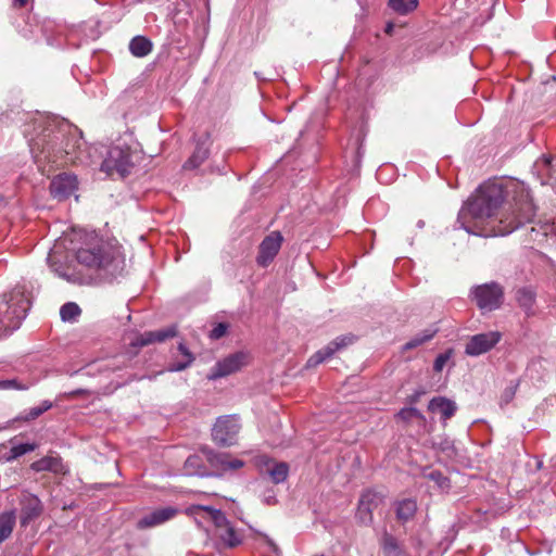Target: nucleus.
Masks as SVG:
<instances>
[{
    "mask_svg": "<svg viewBox=\"0 0 556 556\" xmlns=\"http://www.w3.org/2000/svg\"><path fill=\"white\" fill-rule=\"evenodd\" d=\"M257 465H263L266 468L275 483H281L288 477L289 466L287 463H274L270 458L263 455L257 457Z\"/></svg>",
    "mask_w": 556,
    "mask_h": 556,
    "instance_id": "18",
    "label": "nucleus"
},
{
    "mask_svg": "<svg viewBox=\"0 0 556 556\" xmlns=\"http://www.w3.org/2000/svg\"><path fill=\"white\" fill-rule=\"evenodd\" d=\"M553 162L554 157L552 155H542L534 163V168L542 175H546L548 177L553 176Z\"/></svg>",
    "mask_w": 556,
    "mask_h": 556,
    "instance_id": "30",
    "label": "nucleus"
},
{
    "mask_svg": "<svg viewBox=\"0 0 556 556\" xmlns=\"http://www.w3.org/2000/svg\"><path fill=\"white\" fill-rule=\"evenodd\" d=\"M431 413L440 414L446 420L451 418L456 412V405L453 401L442 396L433 397L428 405Z\"/></svg>",
    "mask_w": 556,
    "mask_h": 556,
    "instance_id": "21",
    "label": "nucleus"
},
{
    "mask_svg": "<svg viewBox=\"0 0 556 556\" xmlns=\"http://www.w3.org/2000/svg\"><path fill=\"white\" fill-rule=\"evenodd\" d=\"M372 511L374 510L366 505L364 506L358 503L356 518L362 525L369 526L374 520Z\"/></svg>",
    "mask_w": 556,
    "mask_h": 556,
    "instance_id": "36",
    "label": "nucleus"
},
{
    "mask_svg": "<svg viewBox=\"0 0 556 556\" xmlns=\"http://www.w3.org/2000/svg\"><path fill=\"white\" fill-rule=\"evenodd\" d=\"M433 445L435 448L443 454H445L447 457H454L456 455V448L454 445V441L450 438L442 437L439 438V441L434 442Z\"/></svg>",
    "mask_w": 556,
    "mask_h": 556,
    "instance_id": "32",
    "label": "nucleus"
},
{
    "mask_svg": "<svg viewBox=\"0 0 556 556\" xmlns=\"http://www.w3.org/2000/svg\"><path fill=\"white\" fill-rule=\"evenodd\" d=\"M195 520V522L198 523L199 527H202V520H208L211 521L210 517L207 514H203V515H199L197 518L194 516H192Z\"/></svg>",
    "mask_w": 556,
    "mask_h": 556,
    "instance_id": "43",
    "label": "nucleus"
},
{
    "mask_svg": "<svg viewBox=\"0 0 556 556\" xmlns=\"http://www.w3.org/2000/svg\"><path fill=\"white\" fill-rule=\"evenodd\" d=\"M206 141L198 142L195 150L193 151L192 155L187 160V162L184 165V168L186 169H194L199 167L208 156V147L206 144Z\"/></svg>",
    "mask_w": 556,
    "mask_h": 556,
    "instance_id": "26",
    "label": "nucleus"
},
{
    "mask_svg": "<svg viewBox=\"0 0 556 556\" xmlns=\"http://www.w3.org/2000/svg\"><path fill=\"white\" fill-rule=\"evenodd\" d=\"M417 511V503L412 498H405L396 503L395 514L401 522L410 520Z\"/></svg>",
    "mask_w": 556,
    "mask_h": 556,
    "instance_id": "23",
    "label": "nucleus"
},
{
    "mask_svg": "<svg viewBox=\"0 0 556 556\" xmlns=\"http://www.w3.org/2000/svg\"><path fill=\"white\" fill-rule=\"evenodd\" d=\"M28 0H14L13 3L17 8H23L27 4Z\"/></svg>",
    "mask_w": 556,
    "mask_h": 556,
    "instance_id": "46",
    "label": "nucleus"
},
{
    "mask_svg": "<svg viewBox=\"0 0 556 556\" xmlns=\"http://www.w3.org/2000/svg\"><path fill=\"white\" fill-rule=\"evenodd\" d=\"M80 313V307L74 302H67L60 308V316L63 321H75Z\"/></svg>",
    "mask_w": 556,
    "mask_h": 556,
    "instance_id": "28",
    "label": "nucleus"
},
{
    "mask_svg": "<svg viewBox=\"0 0 556 556\" xmlns=\"http://www.w3.org/2000/svg\"><path fill=\"white\" fill-rule=\"evenodd\" d=\"M382 502V497L376 493V492H372V491H365L361 497H359V501L358 503L362 504V505H366L367 507H369L370 509H375L379 506V504Z\"/></svg>",
    "mask_w": 556,
    "mask_h": 556,
    "instance_id": "33",
    "label": "nucleus"
},
{
    "mask_svg": "<svg viewBox=\"0 0 556 556\" xmlns=\"http://www.w3.org/2000/svg\"><path fill=\"white\" fill-rule=\"evenodd\" d=\"M315 556H324V555L321 554V555H315Z\"/></svg>",
    "mask_w": 556,
    "mask_h": 556,
    "instance_id": "51",
    "label": "nucleus"
},
{
    "mask_svg": "<svg viewBox=\"0 0 556 556\" xmlns=\"http://www.w3.org/2000/svg\"><path fill=\"white\" fill-rule=\"evenodd\" d=\"M83 390H76L75 392H73V394H78V393H81Z\"/></svg>",
    "mask_w": 556,
    "mask_h": 556,
    "instance_id": "50",
    "label": "nucleus"
},
{
    "mask_svg": "<svg viewBox=\"0 0 556 556\" xmlns=\"http://www.w3.org/2000/svg\"><path fill=\"white\" fill-rule=\"evenodd\" d=\"M421 394H422V392H421V391H416L414 394H412V395L408 397L409 403H410V404L416 403V402L419 400V397H420V395H421Z\"/></svg>",
    "mask_w": 556,
    "mask_h": 556,
    "instance_id": "44",
    "label": "nucleus"
},
{
    "mask_svg": "<svg viewBox=\"0 0 556 556\" xmlns=\"http://www.w3.org/2000/svg\"><path fill=\"white\" fill-rule=\"evenodd\" d=\"M452 354H453L452 350H447V351L439 354L434 359L433 370L437 372L442 371L444 366L446 365V363L451 359Z\"/></svg>",
    "mask_w": 556,
    "mask_h": 556,
    "instance_id": "38",
    "label": "nucleus"
},
{
    "mask_svg": "<svg viewBox=\"0 0 556 556\" xmlns=\"http://www.w3.org/2000/svg\"><path fill=\"white\" fill-rule=\"evenodd\" d=\"M433 336H434V332H425V333L417 334L413 339H410L408 342H406L405 345L403 346V349L405 351L413 350V349L424 344L425 342L431 340Z\"/></svg>",
    "mask_w": 556,
    "mask_h": 556,
    "instance_id": "35",
    "label": "nucleus"
},
{
    "mask_svg": "<svg viewBox=\"0 0 556 556\" xmlns=\"http://www.w3.org/2000/svg\"><path fill=\"white\" fill-rule=\"evenodd\" d=\"M535 298L536 293L532 287H522L516 291V301L527 314L532 312Z\"/></svg>",
    "mask_w": 556,
    "mask_h": 556,
    "instance_id": "24",
    "label": "nucleus"
},
{
    "mask_svg": "<svg viewBox=\"0 0 556 556\" xmlns=\"http://www.w3.org/2000/svg\"><path fill=\"white\" fill-rule=\"evenodd\" d=\"M10 307L11 306L7 302H0V323H4V319H2V314L9 313ZM8 334H10V333L7 331L4 326L2 324H0V339Z\"/></svg>",
    "mask_w": 556,
    "mask_h": 556,
    "instance_id": "41",
    "label": "nucleus"
},
{
    "mask_svg": "<svg viewBox=\"0 0 556 556\" xmlns=\"http://www.w3.org/2000/svg\"><path fill=\"white\" fill-rule=\"evenodd\" d=\"M177 513L178 509L170 506L155 509L140 518L137 521V528L143 530L160 526L173 519Z\"/></svg>",
    "mask_w": 556,
    "mask_h": 556,
    "instance_id": "16",
    "label": "nucleus"
},
{
    "mask_svg": "<svg viewBox=\"0 0 556 556\" xmlns=\"http://www.w3.org/2000/svg\"><path fill=\"white\" fill-rule=\"evenodd\" d=\"M241 430L239 416H224L216 420L212 438L218 445H231L237 441Z\"/></svg>",
    "mask_w": 556,
    "mask_h": 556,
    "instance_id": "9",
    "label": "nucleus"
},
{
    "mask_svg": "<svg viewBox=\"0 0 556 556\" xmlns=\"http://www.w3.org/2000/svg\"><path fill=\"white\" fill-rule=\"evenodd\" d=\"M263 540H264V541H265L269 546H271V547H274V548H275L274 543H273V542H271L267 536H263Z\"/></svg>",
    "mask_w": 556,
    "mask_h": 556,
    "instance_id": "48",
    "label": "nucleus"
},
{
    "mask_svg": "<svg viewBox=\"0 0 556 556\" xmlns=\"http://www.w3.org/2000/svg\"><path fill=\"white\" fill-rule=\"evenodd\" d=\"M177 350L179 356H175L174 362L167 368L168 371H181L189 367L194 361L192 353L186 348L184 343H179Z\"/></svg>",
    "mask_w": 556,
    "mask_h": 556,
    "instance_id": "22",
    "label": "nucleus"
},
{
    "mask_svg": "<svg viewBox=\"0 0 556 556\" xmlns=\"http://www.w3.org/2000/svg\"><path fill=\"white\" fill-rule=\"evenodd\" d=\"M177 334V327L170 326L166 329H160L155 331H148L138 336L135 341L131 342L132 346H146L153 342H164L169 338H174Z\"/></svg>",
    "mask_w": 556,
    "mask_h": 556,
    "instance_id": "17",
    "label": "nucleus"
},
{
    "mask_svg": "<svg viewBox=\"0 0 556 556\" xmlns=\"http://www.w3.org/2000/svg\"><path fill=\"white\" fill-rule=\"evenodd\" d=\"M62 258L59 247H54L47 262L56 276L71 283L91 285L111 279L119 269L114 248L96 235H87L86 241L76 251L77 263L86 269L85 274L71 269Z\"/></svg>",
    "mask_w": 556,
    "mask_h": 556,
    "instance_id": "2",
    "label": "nucleus"
},
{
    "mask_svg": "<svg viewBox=\"0 0 556 556\" xmlns=\"http://www.w3.org/2000/svg\"><path fill=\"white\" fill-rule=\"evenodd\" d=\"M282 240L283 238L279 231H273L263 239L256 257L260 266L266 267L274 261L281 248Z\"/></svg>",
    "mask_w": 556,
    "mask_h": 556,
    "instance_id": "12",
    "label": "nucleus"
},
{
    "mask_svg": "<svg viewBox=\"0 0 556 556\" xmlns=\"http://www.w3.org/2000/svg\"><path fill=\"white\" fill-rule=\"evenodd\" d=\"M380 547L383 556H410L399 540L387 531L381 535Z\"/></svg>",
    "mask_w": 556,
    "mask_h": 556,
    "instance_id": "20",
    "label": "nucleus"
},
{
    "mask_svg": "<svg viewBox=\"0 0 556 556\" xmlns=\"http://www.w3.org/2000/svg\"><path fill=\"white\" fill-rule=\"evenodd\" d=\"M396 417L403 421H410L414 418H424L421 413L416 407L413 406L402 408L396 414Z\"/></svg>",
    "mask_w": 556,
    "mask_h": 556,
    "instance_id": "37",
    "label": "nucleus"
},
{
    "mask_svg": "<svg viewBox=\"0 0 556 556\" xmlns=\"http://www.w3.org/2000/svg\"><path fill=\"white\" fill-rule=\"evenodd\" d=\"M64 137V132L61 129L54 130L46 128L42 135L31 138L29 140V149L33 154L35 162L39 167L50 163H58L59 159L64 154H75L74 160L83 161L80 156L81 146L84 144L74 137L67 139L65 144L56 148L58 141Z\"/></svg>",
    "mask_w": 556,
    "mask_h": 556,
    "instance_id": "3",
    "label": "nucleus"
},
{
    "mask_svg": "<svg viewBox=\"0 0 556 556\" xmlns=\"http://www.w3.org/2000/svg\"><path fill=\"white\" fill-rule=\"evenodd\" d=\"M0 302H7L11 306L9 313L2 314L4 323L1 324L9 333H12L20 328L22 320L26 317L30 301L23 291L14 289L10 293L3 294Z\"/></svg>",
    "mask_w": 556,
    "mask_h": 556,
    "instance_id": "7",
    "label": "nucleus"
},
{
    "mask_svg": "<svg viewBox=\"0 0 556 556\" xmlns=\"http://www.w3.org/2000/svg\"><path fill=\"white\" fill-rule=\"evenodd\" d=\"M427 477L433 481L441 491H447L451 488V481L440 470L430 471Z\"/></svg>",
    "mask_w": 556,
    "mask_h": 556,
    "instance_id": "34",
    "label": "nucleus"
},
{
    "mask_svg": "<svg viewBox=\"0 0 556 556\" xmlns=\"http://www.w3.org/2000/svg\"><path fill=\"white\" fill-rule=\"evenodd\" d=\"M186 513L187 515L194 516L195 518L199 515L207 514L211 521L217 528L218 536L225 545L233 547L241 543L240 535L227 520L224 513H222L219 509L203 505H191L186 509Z\"/></svg>",
    "mask_w": 556,
    "mask_h": 556,
    "instance_id": "5",
    "label": "nucleus"
},
{
    "mask_svg": "<svg viewBox=\"0 0 556 556\" xmlns=\"http://www.w3.org/2000/svg\"><path fill=\"white\" fill-rule=\"evenodd\" d=\"M392 29H393V24L389 23V24L387 25V27H386V33H387V34H391Z\"/></svg>",
    "mask_w": 556,
    "mask_h": 556,
    "instance_id": "47",
    "label": "nucleus"
},
{
    "mask_svg": "<svg viewBox=\"0 0 556 556\" xmlns=\"http://www.w3.org/2000/svg\"><path fill=\"white\" fill-rule=\"evenodd\" d=\"M51 407L52 403L46 400L39 406L31 407L30 409L25 412L21 419L25 421L34 420L38 418L40 415H42L45 412L49 410Z\"/></svg>",
    "mask_w": 556,
    "mask_h": 556,
    "instance_id": "31",
    "label": "nucleus"
},
{
    "mask_svg": "<svg viewBox=\"0 0 556 556\" xmlns=\"http://www.w3.org/2000/svg\"><path fill=\"white\" fill-rule=\"evenodd\" d=\"M210 463L213 467L223 471L236 470L243 466L240 459H233L227 453H215L212 450L204 448L202 454L190 455L184 465L186 475L189 476H205L207 469L205 463Z\"/></svg>",
    "mask_w": 556,
    "mask_h": 556,
    "instance_id": "4",
    "label": "nucleus"
},
{
    "mask_svg": "<svg viewBox=\"0 0 556 556\" xmlns=\"http://www.w3.org/2000/svg\"><path fill=\"white\" fill-rule=\"evenodd\" d=\"M34 471H51L53 473H65L66 468L59 456H45L30 465Z\"/></svg>",
    "mask_w": 556,
    "mask_h": 556,
    "instance_id": "19",
    "label": "nucleus"
},
{
    "mask_svg": "<svg viewBox=\"0 0 556 556\" xmlns=\"http://www.w3.org/2000/svg\"><path fill=\"white\" fill-rule=\"evenodd\" d=\"M353 342L352 336H342L328 343L307 359V367H314L330 358L337 351Z\"/></svg>",
    "mask_w": 556,
    "mask_h": 556,
    "instance_id": "14",
    "label": "nucleus"
},
{
    "mask_svg": "<svg viewBox=\"0 0 556 556\" xmlns=\"http://www.w3.org/2000/svg\"><path fill=\"white\" fill-rule=\"evenodd\" d=\"M129 51L136 58H144L152 51V42L144 36H136L129 42Z\"/></svg>",
    "mask_w": 556,
    "mask_h": 556,
    "instance_id": "25",
    "label": "nucleus"
},
{
    "mask_svg": "<svg viewBox=\"0 0 556 556\" xmlns=\"http://www.w3.org/2000/svg\"><path fill=\"white\" fill-rule=\"evenodd\" d=\"M20 522L22 527H27L31 521L37 519L43 511V505L38 496L23 492L20 497Z\"/></svg>",
    "mask_w": 556,
    "mask_h": 556,
    "instance_id": "11",
    "label": "nucleus"
},
{
    "mask_svg": "<svg viewBox=\"0 0 556 556\" xmlns=\"http://www.w3.org/2000/svg\"><path fill=\"white\" fill-rule=\"evenodd\" d=\"M502 339L500 331H488L469 338L465 353L469 356H479L492 350Z\"/></svg>",
    "mask_w": 556,
    "mask_h": 556,
    "instance_id": "10",
    "label": "nucleus"
},
{
    "mask_svg": "<svg viewBox=\"0 0 556 556\" xmlns=\"http://www.w3.org/2000/svg\"><path fill=\"white\" fill-rule=\"evenodd\" d=\"M0 389H18V390H25L26 387L21 386L16 380H1L0 381Z\"/></svg>",
    "mask_w": 556,
    "mask_h": 556,
    "instance_id": "42",
    "label": "nucleus"
},
{
    "mask_svg": "<svg viewBox=\"0 0 556 556\" xmlns=\"http://www.w3.org/2000/svg\"><path fill=\"white\" fill-rule=\"evenodd\" d=\"M16 515L14 510L0 514V544L10 538L14 529Z\"/></svg>",
    "mask_w": 556,
    "mask_h": 556,
    "instance_id": "27",
    "label": "nucleus"
},
{
    "mask_svg": "<svg viewBox=\"0 0 556 556\" xmlns=\"http://www.w3.org/2000/svg\"><path fill=\"white\" fill-rule=\"evenodd\" d=\"M389 5L399 14H407L418 5L417 0H389Z\"/></svg>",
    "mask_w": 556,
    "mask_h": 556,
    "instance_id": "29",
    "label": "nucleus"
},
{
    "mask_svg": "<svg viewBox=\"0 0 556 556\" xmlns=\"http://www.w3.org/2000/svg\"><path fill=\"white\" fill-rule=\"evenodd\" d=\"M503 288L497 282L476 286L470 290V296L481 311L491 312L500 307L503 301Z\"/></svg>",
    "mask_w": 556,
    "mask_h": 556,
    "instance_id": "8",
    "label": "nucleus"
},
{
    "mask_svg": "<svg viewBox=\"0 0 556 556\" xmlns=\"http://www.w3.org/2000/svg\"><path fill=\"white\" fill-rule=\"evenodd\" d=\"M134 166L132 152L127 144L112 146L101 164V170L108 176H118L121 178L130 174Z\"/></svg>",
    "mask_w": 556,
    "mask_h": 556,
    "instance_id": "6",
    "label": "nucleus"
},
{
    "mask_svg": "<svg viewBox=\"0 0 556 556\" xmlns=\"http://www.w3.org/2000/svg\"><path fill=\"white\" fill-rule=\"evenodd\" d=\"M243 365V354L238 352L229 355L223 361L218 362L210 371L207 378L210 380H216L218 378L228 376L241 368Z\"/></svg>",
    "mask_w": 556,
    "mask_h": 556,
    "instance_id": "15",
    "label": "nucleus"
},
{
    "mask_svg": "<svg viewBox=\"0 0 556 556\" xmlns=\"http://www.w3.org/2000/svg\"><path fill=\"white\" fill-rule=\"evenodd\" d=\"M35 450V445L34 444H28V443H23V444H18V445H15L11 448V455L8 457V459H13V458H17L28 452H31Z\"/></svg>",
    "mask_w": 556,
    "mask_h": 556,
    "instance_id": "39",
    "label": "nucleus"
},
{
    "mask_svg": "<svg viewBox=\"0 0 556 556\" xmlns=\"http://www.w3.org/2000/svg\"><path fill=\"white\" fill-rule=\"evenodd\" d=\"M228 325L226 323L217 324L210 332V338L213 340L220 339L227 332Z\"/></svg>",
    "mask_w": 556,
    "mask_h": 556,
    "instance_id": "40",
    "label": "nucleus"
},
{
    "mask_svg": "<svg viewBox=\"0 0 556 556\" xmlns=\"http://www.w3.org/2000/svg\"><path fill=\"white\" fill-rule=\"evenodd\" d=\"M363 154H364L363 148H362V146H359L357 148V151H356V164H357V166L361 163V159H362Z\"/></svg>",
    "mask_w": 556,
    "mask_h": 556,
    "instance_id": "45",
    "label": "nucleus"
},
{
    "mask_svg": "<svg viewBox=\"0 0 556 556\" xmlns=\"http://www.w3.org/2000/svg\"><path fill=\"white\" fill-rule=\"evenodd\" d=\"M77 177L72 174L63 173L55 176L50 184V193L58 200L67 199L77 189Z\"/></svg>",
    "mask_w": 556,
    "mask_h": 556,
    "instance_id": "13",
    "label": "nucleus"
},
{
    "mask_svg": "<svg viewBox=\"0 0 556 556\" xmlns=\"http://www.w3.org/2000/svg\"><path fill=\"white\" fill-rule=\"evenodd\" d=\"M535 206L529 190L516 180H488L458 212L456 224L470 235L504 237L531 223Z\"/></svg>",
    "mask_w": 556,
    "mask_h": 556,
    "instance_id": "1",
    "label": "nucleus"
},
{
    "mask_svg": "<svg viewBox=\"0 0 556 556\" xmlns=\"http://www.w3.org/2000/svg\"><path fill=\"white\" fill-rule=\"evenodd\" d=\"M424 225H425L424 220H419V222L417 223V226H418L419 228H422V227H424Z\"/></svg>",
    "mask_w": 556,
    "mask_h": 556,
    "instance_id": "49",
    "label": "nucleus"
}]
</instances>
